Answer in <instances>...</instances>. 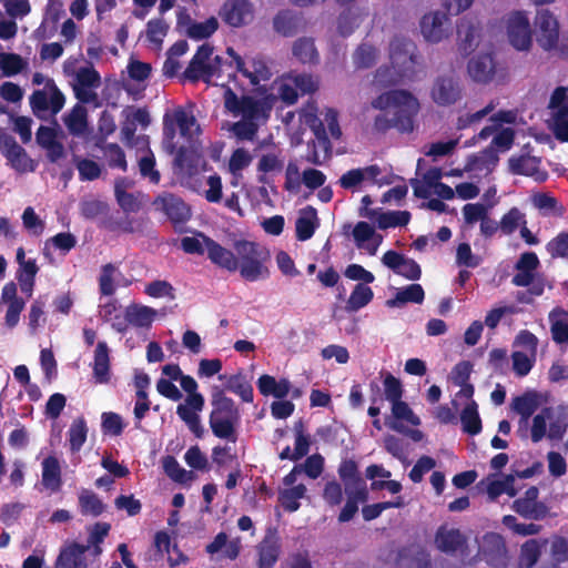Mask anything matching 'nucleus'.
<instances>
[{
  "mask_svg": "<svg viewBox=\"0 0 568 568\" xmlns=\"http://www.w3.org/2000/svg\"><path fill=\"white\" fill-rule=\"evenodd\" d=\"M371 104L373 109L382 111L374 119L375 132L384 134L390 129L399 133L413 132L419 102L410 92L390 90L376 97Z\"/></svg>",
  "mask_w": 568,
  "mask_h": 568,
  "instance_id": "obj_1",
  "label": "nucleus"
},
{
  "mask_svg": "<svg viewBox=\"0 0 568 568\" xmlns=\"http://www.w3.org/2000/svg\"><path fill=\"white\" fill-rule=\"evenodd\" d=\"M210 403L212 409L209 415V425L212 434L219 439L235 444L242 420L239 405L217 385L211 388Z\"/></svg>",
  "mask_w": 568,
  "mask_h": 568,
  "instance_id": "obj_2",
  "label": "nucleus"
},
{
  "mask_svg": "<svg viewBox=\"0 0 568 568\" xmlns=\"http://www.w3.org/2000/svg\"><path fill=\"white\" fill-rule=\"evenodd\" d=\"M237 254L240 275L247 282H256L270 277L267 263L271 260L268 250L261 244L247 240L234 242Z\"/></svg>",
  "mask_w": 568,
  "mask_h": 568,
  "instance_id": "obj_3",
  "label": "nucleus"
},
{
  "mask_svg": "<svg viewBox=\"0 0 568 568\" xmlns=\"http://www.w3.org/2000/svg\"><path fill=\"white\" fill-rule=\"evenodd\" d=\"M389 61L396 74L402 79L416 77L417 47L409 38L395 34L389 41Z\"/></svg>",
  "mask_w": 568,
  "mask_h": 568,
  "instance_id": "obj_4",
  "label": "nucleus"
},
{
  "mask_svg": "<svg viewBox=\"0 0 568 568\" xmlns=\"http://www.w3.org/2000/svg\"><path fill=\"white\" fill-rule=\"evenodd\" d=\"M432 100L440 106H449L463 98V84L454 70L438 74L430 89Z\"/></svg>",
  "mask_w": 568,
  "mask_h": 568,
  "instance_id": "obj_5",
  "label": "nucleus"
},
{
  "mask_svg": "<svg viewBox=\"0 0 568 568\" xmlns=\"http://www.w3.org/2000/svg\"><path fill=\"white\" fill-rule=\"evenodd\" d=\"M64 103L65 97L52 79L45 82L44 89L33 91L30 97V106L37 116L47 111L55 115L62 110Z\"/></svg>",
  "mask_w": 568,
  "mask_h": 568,
  "instance_id": "obj_6",
  "label": "nucleus"
},
{
  "mask_svg": "<svg viewBox=\"0 0 568 568\" xmlns=\"http://www.w3.org/2000/svg\"><path fill=\"white\" fill-rule=\"evenodd\" d=\"M532 32L537 43L544 50L550 51L557 47L559 41V23L548 9L537 10Z\"/></svg>",
  "mask_w": 568,
  "mask_h": 568,
  "instance_id": "obj_7",
  "label": "nucleus"
},
{
  "mask_svg": "<svg viewBox=\"0 0 568 568\" xmlns=\"http://www.w3.org/2000/svg\"><path fill=\"white\" fill-rule=\"evenodd\" d=\"M539 489L530 486L523 497L513 501L511 508L520 517L530 520H544L549 515V507L538 500Z\"/></svg>",
  "mask_w": 568,
  "mask_h": 568,
  "instance_id": "obj_8",
  "label": "nucleus"
},
{
  "mask_svg": "<svg viewBox=\"0 0 568 568\" xmlns=\"http://www.w3.org/2000/svg\"><path fill=\"white\" fill-rule=\"evenodd\" d=\"M153 205L158 211L166 215L174 227L185 224L191 217L190 206L173 193L163 192L158 195L153 201Z\"/></svg>",
  "mask_w": 568,
  "mask_h": 568,
  "instance_id": "obj_9",
  "label": "nucleus"
},
{
  "mask_svg": "<svg viewBox=\"0 0 568 568\" xmlns=\"http://www.w3.org/2000/svg\"><path fill=\"white\" fill-rule=\"evenodd\" d=\"M507 33L510 44L520 51L528 50L531 45V29L527 14L516 11L510 14L507 22Z\"/></svg>",
  "mask_w": 568,
  "mask_h": 568,
  "instance_id": "obj_10",
  "label": "nucleus"
},
{
  "mask_svg": "<svg viewBox=\"0 0 568 568\" xmlns=\"http://www.w3.org/2000/svg\"><path fill=\"white\" fill-rule=\"evenodd\" d=\"M220 17L226 24L240 28L253 20L254 8L248 0H226L220 10Z\"/></svg>",
  "mask_w": 568,
  "mask_h": 568,
  "instance_id": "obj_11",
  "label": "nucleus"
},
{
  "mask_svg": "<svg viewBox=\"0 0 568 568\" xmlns=\"http://www.w3.org/2000/svg\"><path fill=\"white\" fill-rule=\"evenodd\" d=\"M197 235L204 241L207 258L212 264L227 272L234 273L239 268L237 254L222 246L204 233L199 232Z\"/></svg>",
  "mask_w": 568,
  "mask_h": 568,
  "instance_id": "obj_12",
  "label": "nucleus"
},
{
  "mask_svg": "<svg viewBox=\"0 0 568 568\" xmlns=\"http://www.w3.org/2000/svg\"><path fill=\"white\" fill-rule=\"evenodd\" d=\"M434 544L440 552L455 556L467 548V537L457 528L440 525L435 532Z\"/></svg>",
  "mask_w": 568,
  "mask_h": 568,
  "instance_id": "obj_13",
  "label": "nucleus"
},
{
  "mask_svg": "<svg viewBox=\"0 0 568 568\" xmlns=\"http://www.w3.org/2000/svg\"><path fill=\"white\" fill-rule=\"evenodd\" d=\"M450 29L447 13L435 11L424 14L420 20V31L426 41L438 43L448 37Z\"/></svg>",
  "mask_w": 568,
  "mask_h": 568,
  "instance_id": "obj_14",
  "label": "nucleus"
},
{
  "mask_svg": "<svg viewBox=\"0 0 568 568\" xmlns=\"http://www.w3.org/2000/svg\"><path fill=\"white\" fill-rule=\"evenodd\" d=\"M481 32L480 22L475 18L464 17L457 24L458 50L469 55L479 44Z\"/></svg>",
  "mask_w": 568,
  "mask_h": 568,
  "instance_id": "obj_15",
  "label": "nucleus"
},
{
  "mask_svg": "<svg viewBox=\"0 0 568 568\" xmlns=\"http://www.w3.org/2000/svg\"><path fill=\"white\" fill-rule=\"evenodd\" d=\"M174 172L183 180H190L199 173L201 155L192 146H180L175 150Z\"/></svg>",
  "mask_w": 568,
  "mask_h": 568,
  "instance_id": "obj_16",
  "label": "nucleus"
},
{
  "mask_svg": "<svg viewBox=\"0 0 568 568\" xmlns=\"http://www.w3.org/2000/svg\"><path fill=\"white\" fill-rule=\"evenodd\" d=\"M483 559L493 567H499L505 564L507 548L504 538L496 532H488L483 537L480 546Z\"/></svg>",
  "mask_w": 568,
  "mask_h": 568,
  "instance_id": "obj_17",
  "label": "nucleus"
},
{
  "mask_svg": "<svg viewBox=\"0 0 568 568\" xmlns=\"http://www.w3.org/2000/svg\"><path fill=\"white\" fill-rule=\"evenodd\" d=\"M539 265L540 262L535 252L523 253L515 264L517 273L513 276L511 283L518 287L531 285Z\"/></svg>",
  "mask_w": 568,
  "mask_h": 568,
  "instance_id": "obj_18",
  "label": "nucleus"
},
{
  "mask_svg": "<svg viewBox=\"0 0 568 568\" xmlns=\"http://www.w3.org/2000/svg\"><path fill=\"white\" fill-rule=\"evenodd\" d=\"M63 122L72 136L84 138L92 132L88 121V110L84 105L75 103L69 113L63 115Z\"/></svg>",
  "mask_w": 568,
  "mask_h": 568,
  "instance_id": "obj_19",
  "label": "nucleus"
},
{
  "mask_svg": "<svg viewBox=\"0 0 568 568\" xmlns=\"http://www.w3.org/2000/svg\"><path fill=\"white\" fill-rule=\"evenodd\" d=\"M508 164L509 171L513 174L530 176L538 182H544L548 178L547 172L540 170V161L535 156H513L509 159Z\"/></svg>",
  "mask_w": 568,
  "mask_h": 568,
  "instance_id": "obj_20",
  "label": "nucleus"
},
{
  "mask_svg": "<svg viewBox=\"0 0 568 568\" xmlns=\"http://www.w3.org/2000/svg\"><path fill=\"white\" fill-rule=\"evenodd\" d=\"M468 73L478 83H488L493 80L496 64L490 53L478 54L468 61Z\"/></svg>",
  "mask_w": 568,
  "mask_h": 568,
  "instance_id": "obj_21",
  "label": "nucleus"
},
{
  "mask_svg": "<svg viewBox=\"0 0 568 568\" xmlns=\"http://www.w3.org/2000/svg\"><path fill=\"white\" fill-rule=\"evenodd\" d=\"M397 568H429V554L418 545H409L399 549L397 559Z\"/></svg>",
  "mask_w": 568,
  "mask_h": 568,
  "instance_id": "obj_22",
  "label": "nucleus"
},
{
  "mask_svg": "<svg viewBox=\"0 0 568 568\" xmlns=\"http://www.w3.org/2000/svg\"><path fill=\"white\" fill-rule=\"evenodd\" d=\"M341 481L345 491L368 490L365 479L362 477L356 460L343 459L337 469Z\"/></svg>",
  "mask_w": 568,
  "mask_h": 568,
  "instance_id": "obj_23",
  "label": "nucleus"
},
{
  "mask_svg": "<svg viewBox=\"0 0 568 568\" xmlns=\"http://www.w3.org/2000/svg\"><path fill=\"white\" fill-rule=\"evenodd\" d=\"M0 152L13 169L26 171L22 162L28 159V154L12 135L0 133Z\"/></svg>",
  "mask_w": 568,
  "mask_h": 568,
  "instance_id": "obj_24",
  "label": "nucleus"
},
{
  "mask_svg": "<svg viewBox=\"0 0 568 568\" xmlns=\"http://www.w3.org/2000/svg\"><path fill=\"white\" fill-rule=\"evenodd\" d=\"M258 560L257 568H273L281 554L278 538L273 534H267L256 546Z\"/></svg>",
  "mask_w": 568,
  "mask_h": 568,
  "instance_id": "obj_25",
  "label": "nucleus"
},
{
  "mask_svg": "<svg viewBox=\"0 0 568 568\" xmlns=\"http://www.w3.org/2000/svg\"><path fill=\"white\" fill-rule=\"evenodd\" d=\"M42 474L41 483L43 487L51 493H58L62 487V471L59 459L50 455L43 458L41 463Z\"/></svg>",
  "mask_w": 568,
  "mask_h": 568,
  "instance_id": "obj_26",
  "label": "nucleus"
},
{
  "mask_svg": "<svg viewBox=\"0 0 568 568\" xmlns=\"http://www.w3.org/2000/svg\"><path fill=\"white\" fill-rule=\"evenodd\" d=\"M89 546L72 542L60 551L55 568H88L84 555Z\"/></svg>",
  "mask_w": 568,
  "mask_h": 568,
  "instance_id": "obj_27",
  "label": "nucleus"
},
{
  "mask_svg": "<svg viewBox=\"0 0 568 568\" xmlns=\"http://www.w3.org/2000/svg\"><path fill=\"white\" fill-rule=\"evenodd\" d=\"M353 236L358 247H365L371 255H375L378 246L383 241L381 234H376L374 227L364 221L358 222L354 230Z\"/></svg>",
  "mask_w": 568,
  "mask_h": 568,
  "instance_id": "obj_28",
  "label": "nucleus"
},
{
  "mask_svg": "<svg viewBox=\"0 0 568 568\" xmlns=\"http://www.w3.org/2000/svg\"><path fill=\"white\" fill-rule=\"evenodd\" d=\"M220 381H225L224 387L225 390H229L235 395H237L243 402L252 403L254 399V392L252 384L247 381L246 376L241 372L234 375H219Z\"/></svg>",
  "mask_w": 568,
  "mask_h": 568,
  "instance_id": "obj_29",
  "label": "nucleus"
},
{
  "mask_svg": "<svg viewBox=\"0 0 568 568\" xmlns=\"http://www.w3.org/2000/svg\"><path fill=\"white\" fill-rule=\"evenodd\" d=\"M93 377L99 384H106L111 378L110 349L104 341L98 342L94 351Z\"/></svg>",
  "mask_w": 568,
  "mask_h": 568,
  "instance_id": "obj_30",
  "label": "nucleus"
},
{
  "mask_svg": "<svg viewBox=\"0 0 568 568\" xmlns=\"http://www.w3.org/2000/svg\"><path fill=\"white\" fill-rule=\"evenodd\" d=\"M318 226L317 211L312 205L301 210V214L295 222L296 239L298 241L310 240Z\"/></svg>",
  "mask_w": 568,
  "mask_h": 568,
  "instance_id": "obj_31",
  "label": "nucleus"
},
{
  "mask_svg": "<svg viewBox=\"0 0 568 568\" xmlns=\"http://www.w3.org/2000/svg\"><path fill=\"white\" fill-rule=\"evenodd\" d=\"M273 27L283 37H293L302 29L303 19L297 13L283 10L274 17Z\"/></svg>",
  "mask_w": 568,
  "mask_h": 568,
  "instance_id": "obj_32",
  "label": "nucleus"
},
{
  "mask_svg": "<svg viewBox=\"0 0 568 568\" xmlns=\"http://www.w3.org/2000/svg\"><path fill=\"white\" fill-rule=\"evenodd\" d=\"M125 314L130 325L136 328H149L156 316V311L146 305L131 304L125 308Z\"/></svg>",
  "mask_w": 568,
  "mask_h": 568,
  "instance_id": "obj_33",
  "label": "nucleus"
},
{
  "mask_svg": "<svg viewBox=\"0 0 568 568\" xmlns=\"http://www.w3.org/2000/svg\"><path fill=\"white\" fill-rule=\"evenodd\" d=\"M425 298V292L420 284H409L399 288L394 297L386 301L388 307H400L407 303L422 304Z\"/></svg>",
  "mask_w": 568,
  "mask_h": 568,
  "instance_id": "obj_34",
  "label": "nucleus"
},
{
  "mask_svg": "<svg viewBox=\"0 0 568 568\" xmlns=\"http://www.w3.org/2000/svg\"><path fill=\"white\" fill-rule=\"evenodd\" d=\"M552 341L557 344H568V312L557 307L549 313Z\"/></svg>",
  "mask_w": 568,
  "mask_h": 568,
  "instance_id": "obj_35",
  "label": "nucleus"
},
{
  "mask_svg": "<svg viewBox=\"0 0 568 568\" xmlns=\"http://www.w3.org/2000/svg\"><path fill=\"white\" fill-rule=\"evenodd\" d=\"M292 53L302 63L316 64L320 61V54L315 47L314 39L302 37L294 41Z\"/></svg>",
  "mask_w": 568,
  "mask_h": 568,
  "instance_id": "obj_36",
  "label": "nucleus"
},
{
  "mask_svg": "<svg viewBox=\"0 0 568 568\" xmlns=\"http://www.w3.org/2000/svg\"><path fill=\"white\" fill-rule=\"evenodd\" d=\"M79 508L83 516L98 517L105 510V505L99 496L90 489L83 488L79 493Z\"/></svg>",
  "mask_w": 568,
  "mask_h": 568,
  "instance_id": "obj_37",
  "label": "nucleus"
},
{
  "mask_svg": "<svg viewBox=\"0 0 568 568\" xmlns=\"http://www.w3.org/2000/svg\"><path fill=\"white\" fill-rule=\"evenodd\" d=\"M463 432L475 436L481 432V419L478 413L477 403L471 399L460 412Z\"/></svg>",
  "mask_w": 568,
  "mask_h": 568,
  "instance_id": "obj_38",
  "label": "nucleus"
},
{
  "mask_svg": "<svg viewBox=\"0 0 568 568\" xmlns=\"http://www.w3.org/2000/svg\"><path fill=\"white\" fill-rule=\"evenodd\" d=\"M547 540H538V539H528L526 540L521 547L519 552V566L521 568H532L539 560L541 556L542 546H545Z\"/></svg>",
  "mask_w": 568,
  "mask_h": 568,
  "instance_id": "obj_39",
  "label": "nucleus"
},
{
  "mask_svg": "<svg viewBox=\"0 0 568 568\" xmlns=\"http://www.w3.org/2000/svg\"><path fill=\"white\" fill-rule=\"evenodd\" d=\"M346 503L338 515L339 523H347L354 518L358 511V504L365 503L368 499V490H352L345 491Z\"/></svg>",
  "mask_w": 568,
  "mask_h": 568,
  "instance_id": "obj_40",
  "label": "nucleus"
},
{
  "mask_svg": "<svg viewBox=\"0 0 568 568\" xmlns=\"http://www.w3.org/2000/svg\"><path fill=\"white\" fill-rule=\"evenodd\" d=\"M531 202L544 216H560L564 213V207L558 203V200L549 193H535L531 196Z\"/></svg>",
  "mask_w": 568,
  "mask_h": 568,
  "instance_id": "obj_41",
  "label": "nucleus"
},
{
  "mask_svg": "<svg viewBox=\"0 0 568 568\" xmlns=\"http://www.w3.org/2000/svg\"><path fill=\"white\" fill-rule=\"evenodd\" d=\"M373 297L374 292L369 286L366 284H356L346 302L345 310L348 313L357 312L369 304Z\"/></svg>",
  "mask_w": 568,
  "mask_h": 568,
  "instance_id": "obj_42",
  "label": "nucleus"
},
{
  "mask_svg": "<svg viewBox=\"0 0 568 568\" xmlns=\"http://www.w3.org/2000/svg\"><path fill=\"white\" fill-rule=\"evenodd\" d=\"M514 410L520 415L521 423L527 424L538 408V397L536 393H525L513 399Z\"/></svg>",
  "mask_w": 568,
  "mask_h": 568,
  "instance_id": "obj_43",
  "label": "nucleus"
},
{
  "mask_svg": "<svg viewBox=\"0 0 568 568\" xmlns=\"http://www.w3.org/2000/svg\"><path fill=\"white\" fill-rule=\"evenodd\" d=\"M202 409H195L191 406L178 405L176 414L185 423L190 432L196 437L202 438L204 435V428L201 424L199 412Z\"/></svg>",
  "mask_w": 568,
  "mask_h": 568,
  "instance_id": "obj_44",
  "label": "nucleus"
},
{
  "mask_svg": "<svg viewBox=\"0 0 568 568\" xmlns=\"http://www.w3.org/2000/svg\"><path fill=\"white\" fill-rule=\"evenodd\" d=\"M306 486L304 484H298L291 488L284 489L278 495V501L281 506L288 513H294L298 510L301 504L300 499L305 497Z\"/></svg>",
  "mask_w": 568,
  "mask_h": 568,
  "instance_id": "obj_45",
  "label": "nucleus"
},
{
  "mask_svg": "<svg viewBox=\"0 0 568 568\" xmlns=\"http://www.w3.org/2000/svg\"><path fill=\"white\" fill-rule=\"evenodd\" d=\"M183 78L193 83L200 80L210 83L212 79V68L209 63L192 58L183 72Z\"/></svg>",
  "mask_w": 568,
  "mask_h": 568,
  "instance_id": "obj_46",
  "label": "nucleus"
},
{
  "mask_svg": "<svg viewBox=\"0 0 568 568\" xmlns=\"http://www.w3.org/2000/svg\"><path fill=\"white\" fill-rule=\"evenodd\" d=\"M180 385L182 389L187 393L183 405L191 406L195 409H203L205 400L203 395L197 392L199 385L196 381L190 375H183L180 379Z\"/></svg>",
  "mask_w": 568,
  "mask_h": 568,
  "instance_id": "obj_47",
  "label": "nucleus"
},
{
  "mask_svg": "<svg viewBox=\"0 0 568 568\" xmlns=\"http://www.w3.org/2000/svg\"><path fill=\"white\" fill-rule=\"evenodd\" d=\"M375 219L378 229L386 230L389 227L406 226L410 221V213L408 211L377 212Z\"/></svg>",
  "mask_w": 568,
  "mask_h": 568,
  "instance_id": "obj_48",
  "label": "nucleus"
},
{
  "mask_svg": "<svg viewBox=\"0 0 568 568\" xmlns=\"http://www.w3.org/2000/svg\"><path fill=\"white\" fill-rule=\"evenodd\" d=\"M70 450L79 452L84 445L88 436V426L83 417L75 418L68 432Z\"/></svg>",
  "mask_w": 568,
  "mask_h": 568,
  "instance_id": "obj_49",
  "label": "nucleus"
},
{
  "mask_svg": "<svg viewBox=\"0 0 568 568\" xmlns=\"http://www.w3.org/2000/svg\"><path fill=\"white\" fill-rule=\"evenodd\" d=\"M378 59V50L368 43H362L353 54V62L357 69H369Z\"/></svg>",
  "mask_w": 568,
  "mask_h": 568,
  "instance_id": "obj_50",
  "label": "nucleus"
},
{
  "mask_svg": "<svg viewBox=\"0 0 568 568\" xmlns=\"http://www.w3.org/2000/svg\"><path fill=\"white\" fill-rule=\"evenodd\" d=\"M295 435V447L293 452V462H297L305 457L311 447V437L305 433V426L303 420H298L294 424Z\"/></svg>",
  "mask_w": 568,
  "mask_h": 568,
  "instance_id": "obj_51",
  "label": "nucleus"
},
{
  "mask_svg": "<svg viewBox=\"0 0 568 568\" xmlns=\"http://www.w3.org/2000/svg\"><path fill=\"white\" fill-rule=\"evenodd\" d=\"M173 121L179 128L180 134L186 138L189 141L192 140L193 133L200 130L194 115L189 114L183 109H178L174 111Z\"/></svg>",
  "mask_w": 568,
  "mask_h": 568,
  "instance_id": "obj_52",
  "label": "nucleus"
},
{
  "mask_svg": "<svg viewBox=\"0 0 568 568\" xmlns=\"http://www.w3.org/2000/svg\"><path fill=\"white\" fill-rule=\"evenodd\" d=\"M162 465L164 473L175 483L185 484L192 478V473L182 468L174 456L163 457Z\"/></svg>",
  "mask_w": 568,
  "mask_h": 568,
  "instance_id": "obj_53",
  "label": "nucleus"
},
{
  "mask_svg": "<svg viewBox=\"0 0 568 568\" xmlns=\"http://www.w3.org/2000/svg\"><path fill=\"white\" fill-rule=\"evenodd\" d=\"M523 224H527L526 216L518 207H511L499 222L500 231L506 235L513 234Z\"/></svg>",
  "mask_w": 568,
  "mask_h": 568,
  "instance_id": "obj_54",
  "label": "nucleus"
},
{
  "mask_svg": "<svg viewBox=\"0 0 568 568\" xmlns=\"http://www.w3.org/2000/svg\"><path fill=\"white\" fill-rule=\"evenodd\" d=\"M219 28L217 19L211 17L204 22H193L187 29L191 39L202 40L211 37Z\"/></svg>",
  "mask_w": 568,
  "mask_h": 568,
  "instance_id": "obj_55",
  "label": "nucleus"
},
{
  "mask_svg": "<svg viewBox=\"0 0 568 568\" xmlns=\"http://www.w3.org/2000/svg\"><path fill=\"white\" fill-rule=\"evenodd\" d=\"M23 59L17 53H0V70L4 77H13L24 68Z\"/></svg>",
  "mask_w": 568,
  "mask_h": 568,
  "instance_id": "obj_56",
  "label": "nucleus"
},
{
  "mask_svg": "<svg viewBox=\"0 0 568 568\" xmlns=\"http://www.w3.org/2000/svg\"><path fill=\"white\" fill-rule=\"evenodd\" d=\"M74 162L81 181H94L100 178L101 168L95 161L74 156Z\"/></svg>",
  "mask_w": 568,
  "mask_h": 568,
  "instance_id": "obj_57",
  "label": "nucleus"
},
{
  "mask_svg": "<svg viewBox=\"0 0 568 568\" xmlns=\"http://www.w3.org/2000/svg\"><path fill=\"white\" fill-rule=\"evenodd\" d=\"M546 251L552 258L568 260V232H560L546 244Z\"/></svg>",
  "mask_w": 568,
  "mask_h": 568,
  "instance_id": "obj_58",
  "label": "nucleus"
},
{
  "mask_svg": "<svg viewBox=\"0 0 568 568\" xmlns=\"http://www.w3.org/2000/svg\"><path fill=\"white\" fill-rule=\"evenodd\" d=\"M74 84L87 88H99L101 85L100 73L93 65L81 67L75 73Z\"/></svg>",
  "mask_w": 568,
  "mask_h": 568,
  "instance_id": "obj_59",
  "label": "nucleus"
},
{
  "mask_svg": "<svg viewBox=\"0 0 568 568\" xmlns=\"http://www.w3.org/2000/svg\"><path fill=\"white\" fill-rule=\"evenodd\" d=\"M551 130L555 138L560 142H568V112L561 109L551 113Z\"/></svg>",
  "mask_w": 568,
  "mask_h": 568,
  "instance_id": "obj_60",
  "label": "nucleus"
},
{
  "mask_svg": "<svg viewBox=\"0 0 568 568\" xmlns=\"http://www.w3.org/2000/svg\"><path fill=\"white\" fill-rule=\"evenodd\" d=\"M174 287L172 284L164 280H155L150 282L145 286V294L153 298L169 297L171 300L175 298Z\"/></svg>",
  "mask_w": 568,
  "mask_h": 568,
  "instance_id": "obj_61",
  "label": "nucleus"
},
{
  "mask_svg": "<svg viewBox=\"0 0 568 568\" xmlns=\"http://www.w3.org/2000/svg\"><path fill=\"white\" fill-rule=\"evenodd\" d=\"M139 170L141 175L149 178L151 183L158 184L160 182L161 174L155 170V158L151 151L139 160Z\"/></svg>",
  "mask_w": 568,
  "mask_h": 568,
  "instance_id": "obj_62",
  "label": "nucleus"
},
{
  "mask_svg": "<svg viewBox=\"0 0 568 568\" xmlns=\"http://www.w3.org/2000/svg\"><path fill=\"white\" fill-rule=\"evenodd\" d=\"M168 30L169 24L163 19H151L146 24V38L152 43L161 44Z\"/></svg>",
  "mask_w": 568,
  "mask_h": 568,
  "instance_id": "obj_63",
  "label": "nucleus"
},
{
  "mask_svg": "<svg viewBox=\"0 0 568 568\" xmlns=\"http://www.w3.org/2000/svg\"><path fill=\"white\" fill-rule=\"evenodd\" d=\"M105 154L108 158L109 166L114 169H121L122 171L128 170V162L125 159V153L121 149V146L116 143H109L105 145Z\"/></svg>",
  "mask_w": 568,
  "mask_h": 568,
  "instance_id": "obj_64",
  "label": "nucleus"
}]
</instances>
